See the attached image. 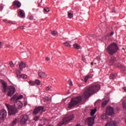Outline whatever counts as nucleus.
Here are the masks:
<instances>
[{
	"label": "nucleus",
	"instance_id": "51",
	"mask_svg": "<svg viewBox=\"0 0 126 126\" xmlns=\"http://www.w3.org/2000/svg\"><path fill=\"white\" fill-rule=\"evenodd\" d=\"M75 126H81L80 124H77Z\"/></svg>",
	"mask_w": 126,
	"mask_h": 126
},
{
	"label": "nucleus",
	"instance_id": "15",
	"mask_svg": "<svg viewBox=\"0 0 126 126\" xmlns=\"http://www.w3.org/2000/svg\"><path fill=\"white\" fill-rule=\"evenodd\" d=\"M20 71H17V77L18 78H23V79H26L27 78V75L25 74H22L21 76H20Z\"/></svg>",
	"mask_w": 126,
	"mask_h": 126
},
{
	"label": "nucleus",
	"instance_id": "12",
	"mask_svg": "<svg viewBox=\"0 0 126 126\" xmlns=\"http://www.w3.org/2000/svg\"><path fill=\"white\" fill-rule=\"evenodd\" d=\"M7 116V112L5 109H2L0 111V120H4Z\"/></svg>",
	"mask_w": 126,
	"mask_h": 126
},
{
	"label": "nucleus",
	"instance_id": "55",
	"mask_svg": "<svg viewBox=\"0 0 126 126\" xmlns=\"http://www.w3.org/2000/svg\"><path fill=\"white\" fill-rule=\"evenodd\" d=\"M95 103H98V101H96L95 102Z\"/></svg>",
	"mask_w": 126,
	"mask_h": 126
},
{
	"label": "nucleus",
	"instance_id": "24",
	"mask_svg": "<svg viewBox=\"0 0 126 126\" xmlns=\"http://www.w3.org/2000/svg\"><path fill=\"white\" fill-rule=\"evenodd\" d=\"M96 112H97V109L96 108L92 110L91 112V116H92V117H93V116H94L95 114H96Z\"/></svg>",
	"mask_w": 126,
	"mask_h": 126
},
{
	"label": "nucleus",
	"instance_id": "32",
	"mask_svg": "<svg viewBox=\"0 0 126 126\" xmlns=\"http://www.w3.org/2000/svg\"><path fill=\"white\" fill-rule=\"evenodd\" d=\"M34 83H35V84H36L37 85H40V84H41V82L39 80H36L34 81Z\"/></svg>",
	"mask_w": 126,
	"mask_h": 126
},
{
	"label": "nucleus",
	"instance_id": "16",
	"mask_svg": "<svg viewBox=\"0 0 126 126\" xmlns=\"http://www.w3.org/2000/svg\"><path fill=\"white\" fill-rule=\"evenodd\" d=\"M19 67H20V70L22 71L23 70V68H25L26 67V63L21 62V63H19Z\"/></svg>",
	"mask_w": 126,
	"mask_h": 126
},
{
	"label": "nucleus",
	"instance_id": "19",
	"mask_svg": "<svg viewBox=\"0 0 126 126\" xmlns=\"http://www.w3.org/2000/svg\"><path fill=\"white\" fill-rule=\"evenodd\" d=\"M105 126H118L117 123L114 121H111L109 123L106 124Z\"/></svg>",
	"mask_w": 126,
	"mask_h": 126
},
{
	"label": "nucleus",
	"instance_id": "41",
	"mask_svg": "<svg viewBox=\"0 0 126 126\" xmlns=\"http://www.w3.org/2000/svg\"><path fill=\"white\" fill-rule=\"evenodd\" d=\"M22 98H23V95H20L18 97V100H20V99H22Z\"/></svg>",
	"mask_w": 126,
	"mask_h": 126
},
{
	"label": "nucleus",
	"instance_id": "4",
	"mask_svg": "<svg viewBox=\"0 0 126 126\" xmlns=\"http://www.w3.org/2000/svg\"><path fill=\"white\" fill-rule=\"evenodd\" d=\"M81 100H82V97L81 96H77L72 98L68 104V108H71L72 107L75 106V105H77L78 103L81 102Z\"/></svg>",
	"mask_w": 126,
	"mask_h": 126
},
{
	"label": "nucleus",
	"instance_id": "3",
	"mask_svg": "<svg viewBox=\"0 0 126 126\" xmlns=\"http://www.w3.org/2000/svg\"><path fill=\"white\" fill-rule=\"evenodd\" d=\"M73 115H66L63 119L62 121L60 122L57 126H62L63 125H66L67 123L71 122L73 120Z\"/></svg>",
	"mask_w": 126,
	"mask_h": 126
},
{
	"label": "nucleus",
	"instance_id": "14",
	"mask_svg": "<svg viewBox=\"0 0 126 126\" xmlns=\"http://www.w3.org/2000/svg\"><path fill=\"white\" fill-rule=\"evenodd\" d=\"M109 101H110V99L109 98H104L102 99V102L101 103L102 108H105L106 105L109 103Z\"/></svg>",
	"mask_w": 126,
	"mask_h": 126
},
{
	"label": "nucleus",
	"instance_id": "25",
	"mask_svg": "<svg viewBox=\"0 0 126 126\" xmlns=\"http://www.w3.org/2000/svg\"><path fill=\"white\" fill-rule=\"evenodd\" d=\"M3 22H5V23H9V24H15V23L14 22H12L11 21H8L7 20H3Z\"/></svg>",
	"mask_w": 126,
	"mask_h": 126
},
{
	"label": "nucleus",
	"instance_id": "33",
	"mask_svg": "<svg viewBox=\"0 0 126 126\" xmlns=\"http://www.w3.org/2000/svg\"><path fill=\"white\" fill-rule=\"evenodd\" d=\"M29 83L30 84V85H31V86H34V85H35V82H34L32 81H30Z\"/></svg>",
	"mask_w": 126,
	"mask_h": 126
},
{
	"label": "nucleus",
	"instance_id": "2",
	"mask_svg": "<svg viewBox=\"0 0 126 126\" xmlns=\"http://www.w3.org/2000/svg\"><path fill=\"white\" fill-rule=\"evenodd\" d=\"M107 53L110 56H114L119 51V46L116 43L110 44L106 48Z\"/></svg>",
	"mask_w": 126,
	"mask_h": 126
},
{
	"label": "nucleus",
	"instance_id": "26",
	"mask_svg": "<svg viewBox=\"0 0 126 126\" xmlns=\"http://www.w3.org/2000/svg\"><path fill=\"white\" fill-rule=\"evenodd\" d=\"M18 101L17 96L16 95H13V96L11 98V101Z\"/></svg>",
	"mask_w": 126,
	"mask_h": 126
},
{
	"label": "nucleus",
	"instance_id": "10",
	"mask_svg": "<svg viewBox=\"0 0 126 126\" xmlns=\"http://www.w3.org/2000/svg\"><path fill=\"white\" fill-rule=\"evenodd\" d=\"M28 116L27 115H22L20 117V124L22 126H23L27 123V121H28Z\"/></svg>",
	"mask_w": 126,
	"mask_h": 126
},
{
	"label": "nucleus",
	"instance_id": "48",
	"mask_svg": "<svg viewBox=\"0 0 126 126\" xmlns=\"http://www.w3.org/2000/svg\"><path fill=\"white\" fill-rule=\"evenodd\" d=\"M105 40H106V37L102 38V41H105Z\"/></svg>",
	"mask_w": 126,
	"mask_h": 126
},
{
	"label": "nucleus",
	"instance_id": "53",
	"mask_svg": "<svg viewBox=\"0 0 126 126\" xmlns=\"http://www.w3.org/2000/svg\"><path fill=\"white\" fill-rule=\"evenodd\" d=\"M38 126H43L42 125H41V124H39V125H38Z\"/></svg>",
	"mask_w": 126,
	"mask_h": 126
},
{
	"label": "nucleus",
	"instance_id": "43",
	"mask_svg": "<svg viewBox=\"0 0 126 126\" xmlns=\"http://www.w3.org/2000/svg\"><path fill=\"white\" fill-rule=\"evenodd\" d=\"M20 29H22L23 30H24V29H25V28H26V27H25V26L20 27Z\"/></svg>",
	"mask_w": 126,
	"mask_h": 126
},
{
	"label": "nucleus",
	"instance_id": "5",
	"mask_svg": "<svg viewBox=\"0 0 126 126\" xmlns=\"http://www.w3.org/2000/svg\"><path fill=\"white\" fill-rule=\"evenodd\" d=\"M6 107L8 109V114L10 116L11 115H15L18 113V110H17V108L13 105H10L9 104H5Z\"/></svg>",
	"mask_w": 126,
	"mask_h": 126
},
{
	"label": "nucleus",
	"instance_id": "31",
	"mask_svg": "<svg viewBox=\"0 0 126 126\" xmlns=\"http://www.w3.org/2000/svg\"><path fill=\"white\" fill-rule=\"evenodd\" d=\"M116 77V74H111L110 75V79H114L115 78V77Z\"/></svg>",
	"mask_w": 126,
	"mask_h": 126
},
{
	"label": "nucleus",
	"instance_id": "30",
	"mask_svg": "<svg viewBox=\"0 0 126 126\" xmlns=\"http://www.w3.org/2000/svg\"><path fill=\"white\" fill-rule=\"evenodd\" d=\"M68 17L69 18H72V17H73V14H72L70 12H68Z\"/></svg>",
	"mask_w": 126,
	"mask_h": 126
},
{
	"label": "nucleus",
	"instance_id": "37",
	"mask_svg": "<svg viewBox=\"0 0 126 126\" xmlns=\"http://www.w3.org/2000/svg\"><path fill=\"white\" fill-rule=\"evenodd\" d=\"M17 124V120H15L12 122V126H16Z\"/></svg>",
	"mask_w": 126,
	"mask_h": 126
},
{
	"label": "nucleus",
	"instance_id": "7",
	"mask_svg": "<svg viewBox=\"0 0 126 126\" xmlns=\"http://www.w3.org/2000/svg\"><path fill=\"white\" fill-rule=\"evenodd\" d=\"M45 111L46 110H45V107L44 106H38L34 109L33 114V115H37V114L42 115Z\"/></svg>",
	"mask_w": 126,
	"mask_h": 126
},
{
	"label": "nucleus",
	"instance_id": "40",
	"mask_svg": "<svg viewBox=\"0 0 126 126\" xmlns=\"http://www.w3.org/2000/svg\"><path fill=\"white\" fill-rule=\"evenodd\" d=\"M10 64L12 67H13L14 66V63H13V62H12V61H11L10 62Z\"/></svg>",
	"mask_w": 126,
	"mask_h": 126
},
{
	"label": "nucleus",
	"instance_id": "13",
	"mask_svg": "<svg viewBox=\"0 0 126 126\" xmlns=\"http://www.w3.org/2000/svg\"><path fill=\"white\" fill-rule=\"evenodd\" d=\"M15 107L16 108H18V109H21L22 107L23 106V103L22 102L19 101V100H16V102L14 103Z\"/></svg>",
	"mask_w": 126,
	"mask_h": 126
},
{
	"label": "nucleus",
	"instance_id": "49",
	"mask_svg": "<svg viewBox=\"0 0 126 126\" xmlns=\"http://www.w3.org/2000/svg\"><path fill=\"white\" fill-rule=\"evenodd\" d=\"M123 89H124V91L125 92H126V87H124Z\"/></svg>",
	"mask_w": 126,
	"mask_h": 126
},
{
	"label": "nucleus",
	"instance_id": "44",
	"mask_svg": "<svg viewBox=\"0 0 126 126\" xmlns=\"http://www.w3.org/2000/svg\"><path fill=\"white\" fill-rule=\"evenodd\" d=\"M45 60H46V61H47V62H49V61H50V59L49 57H46Z\"/></svg>",
	"mask_w": 126,
	"mask_h": 126
},
{
	"label": "nucleus",
	"instance_id": "29",
	"mask_svg": "<svg viewBox=\"0 0 126 126\" xmlns=\"http://www.w3.org/2000/svg\"><path fill=\"white\" fill-rule=\"evenodd\" d=\"M50 10V8L49 7H45L44 8V12H47V13L49 12Z\"/></svg>",
	"mask_w": 126,
	"mask_h": 126
},
{
	"label": "nucleus",
	"instance_id": "1",
	"mask_svg": "<svg viewBox=\"0 0 126 126\" xmlns=\"http://www.w3.org/2000/svg\"><path fill=\"white\" fill-rule=\"evenodd\" d=\"M101 89V85L99 84H93L88 87L85 90L83 96L85 98H89L91 95H93L95 93L99 92Z\"/></svg>",
	"mask_w": 126,
	"mask_h": 126
},
{
	"label": "nucleus",
	"instance_id": "46",
	"mask_svg": "<svg viewBox=\"0 0 126 126\" xmlns=\"http://www.w3.org/2000/svg\"><path fill=\"white\" fill-rule=\"evenodd\" d=\"M114 35V32H111L110 34V36H113Z\"/></svg>",
	"mask_w": 126,
	"mask_h": 126
},
{
	"label": "nucleus",
	"instance_id": "21",
	"mask_svg": "<svg viewBox=\"0 0 126 126\" xmlns=\"http://www.w3.org/2000/svg\"><path fill=\"white\" fill-rule=\"evenodd\" d=\"M20 16L21 17V18H23L25 16V13L24 12V11L23 10H20Z\"/></svg>",
	"mask_w": 126,
	"mask_h": 126
},
{
	"label": "nucleus",
	"instance_id": "39",
	"mask_svg": "<svg viewBox=\"0 0 126 126\" xmlns=\"http://www.w3.org/2000/svg\"><path fill=\"white\" fill-rule=\"evenodd\" d=\"M39 118H40V117H39V116H36V117H35L34 118V120L35 122H37V121H39Z\"/></svg>",
	"mask_w": 126,
	"mask_h": 126
},
{
	"label": "nucleus",
	"instance_id": "6",
	"mask_svg": "<svg viewBox=\"0 0 126 126\" xmlns=\"http://www.w3.org/2000/svg\"><path fill=\"white\" fill-rule=\"evenodd\" d=\"M110 63L111 65H114L116 67H119V68H123V65L120 63H119L117 61V58L116 57L112 56L111 58L110 61Z\"/></svg>",
	"mask_w": 126,
	"mask_h": 126
},
{
	"label": "nucleus",
	"instance_id": "17",
	"mask_svg": "<svg viewBox=\"0 0 126 126\" xmlns=\"http://www.w3.org/2000/svg\"><path fill=\"white\" fill-rule=\"evenodd\" d=\"M12 6H17V7H20V6H21V3L18 0H15L12 5Z\"/></svg>",
	"mask_w": 126,
	"mask_h": 126
},
{
	"label": "nucleus",
	"instance_id": "27",
	"mask_svg": "<svg viewBox=\"0 0 126 126\" xmlns=\"http://www.w3.org/2000/svg\"><path fill=\"white\" fill-rule=\"evenodd\" d=\"M43 101L44 102V103H48L49 102V97L48 96H45L43 98Z\"/></svg>",
	"mask_w": 126,
	"mask_h": 126
},
{
	"label": "nucleus",
	"instance_id": "50",
	"mask_svg": "<svg viewBox=\"0 0 126 126\" xmlns=\"http://www.w3.org/2000/svg\"><path fill=\"white\" fill-rule=\"evenodd\" d=\"M70 85H71V86H72L73 84H72V82H71L70 83Z\"/></svg>",
	"mask_w": 126,
	"mask_h": 126
},
{
	"label": "nucleus",
	"instance_id": "42",
	"mask_svg": "<svg viewBox=\"0 0 126 126\" xmlns=\"http://www.w3.org/2000/svg\"><path fill=\"white\" fill-rule=\"evenodd\" d=\"M82 61L84 62V63H86V59H85V57H82Z\"/></svg>",
	"mask_w": 126,
	"mask_h": 126
},
{
	"label": "nucleus",
	"instance_id": "36",
	"mask_svg": "<svg viewBox=\"0 0 126 126\" xmlns=\"http://www.w3.org/2000/svg\"><path fill=\"white\" fill-rule=\"evenodd\" d=\"M86 76L88 77V78L89 79H90L92 78V77H93V74H90Z\"/></svg>",
	"mask_w": 126,
	"mask_h": 126
},
{
	"label": "nucleus",
	"instance_id": "20",
	"mask_svg": "<svg viewBox=\"0 0 126 126\" xmlns=\"http://www.w3.org/2000/svg\"><path fill=\"white\" fill-rule=\"evenodd\" d=\"M2 85L3 86V88L5 91H6V89L7 88V83L5 82L4 81H2Z\"/></svg>",
	"mask_w": 126,
	"mask_h": 126
},
{
	"label": "nucleus",
	"instance_id": "9",
	"mask_svg": "<svg viewBox=\"0 0 126 126\" xmlns=\"http://www.w3.org/2000/svg\"><path fill=\"white\" fill-rule=\"evenodd\" d=\"M16 92V89L13 86H10L9 87V91L7 93V96L11 97Z\"/></svg>",
	"mask_w": 126,
	"mask_h": 126
},
{
	"label": "nucleus",
	"instance_id": "28",
	"mask_svg": "<svg viewBox=\"0 0 126 126\" xmlns=\"http://www.w3.org/2000/svg\"><path fill=\"white\" fill-rule=\"evenodd\" d=\"M73 47L75 48V49H77V50H79L80 49V46H79L77 43L74 44Z\"/></svg>",
	"mask_w": 126,
	"mask_h": 126
},
{
	"label": "nucleus",
	"instance_id": "34",
	"mask_svg": "<svg viewBox=\"0 0 126 126\" xmlns=\"http://www.w3.org/2000/svg\"><path fill=\"white\" fill-rule=\"evenodd\" d=\"M46 91H50V90L52 91V87L51 86H47L46 88Z\"/></svg>",
	"mask_w": 126,
	"mask_h": 126
},
{
	"label": "nucleus",
	"instance_id": "52",
	"mask_svg": "<svg viewBox=\"0 0 126 126\" xmlns=\"http://www.w3.org/2000/svg\"><path fill=\"white\" fill-rule=\"evenodd\" d=\"M91 64H92V65H93V64H94V63H93V62L92 63H91Z\"/></svg>",
	"mask_w": 126,
	"mask_h": 126
},
{
	"label": "nucleus",
	"instance_id": "38",
	"mask_svg": "<svg viewBox=\"0 0 126 126\" xmlns=\"http://www.w3.org/2000/svg\"><path fill=\"white\" fill-rule=\"evenodd\" d=\"M88 79H89L87 76L85 77L84 81H85V83H87V81H88Z\"/></svg>",
	"mask_w": 126,
	"mask_h": 126
},
{
	"label": "nucleus",
	"instance_id": "56",
	"mask_svg": "<svg viewBox=\"0 0 126 126\" xmlns=\"http://www.w3.org/2000/svg\"><path fill=\"white\" fill-rule=\"evenodd\" d=\"M82 80H83V79H82Z\"/></svg>",
	"mask_w": 126,
	"mask_h": 126
},
{
	"label": "nucleus",
	"instance_id": "54",
	"mask_svg": "<svg viewBox=\"0 0 126 126\" xmlns=\"http://www.w3.org/2000/svg\"><path fill=\"white\" fill-rule=\"evenodd\" d=\"M90 71H93V69H91Z\"/></svg>",
	"mask_w": 126,
	"mask_h": 126
},
{
	"label": "nucleus",
	"instance_id": "11",
	"mask_svg": "<svg viewBox=\"0 0 126 126\" xmlns=\"http://www.w3.org/2000/svg\"><path fill=\"white\" fill-rule=\"evenodd\" d=\"M106 114H107L108 116H113V115H115L114 108L111 106H108L106 108Z\"/></svg>",
	"mask_w": 126,
	"mask_h": 126
},
{
	"label": "nucleus",
	"instance_id": "8",
	"mask_svg": "<svg viewBox=\"0 0 126 126\" xmlns=\"http://www.w3.org/2000/svg\"><path fill=\"white\" fill-rule=\"evenodd\" d=\"M85 122L89 126H93V125L95 123V118L93 117H89L86 119Z\"/></svg>",
	"mask_w": 126,
	"mask_h": 126
},
{
	"label": "nucleus",
	"instance_id": "18",
	"mask_svg": "<svg viewBox=\"0 0 126 126\" xmlns=\"http://www.w3.org/2000/svg\"><path fill=\"white\" fill-rule=\"evenodd\" d=\"M38 76L40 78H45L47 77V74L44 72H39Z\"/></svg>",
	"mask_w": 126,
	"mask_h": 126
},
{
	"label": "nucleus",
	"instance_id": "35",
	"mask_svg": "<svg viewBox=\"0 0 126 126\" xmlns=\"http://www.w3.org/2000/svg\"><path fill=\"white\" fill-rule=\"evenodd\" d=\"M51 33L53 36H56V35H58V32L56 31H52Z\"/></svg>",
	"mask_w": 126,
	"mask_h": 126
},
{
	"label": "nucleus",
	"instance_id": "23",
	"mask_svg": "<svg viewBox=\"0 0 126 126\" xmlns=\"http://www.w3.org/2000/svg\"><path fill=\"white\" fill-rule=\"evenodd\" d=\"M108 115L107 113H104L101 116V119L102 120H107V119L108 118V116L107 115Z\"/></svg>",
	"mask_w": 126,
	"mask_h": 126
},
{
	"label": "nucleus",
	"instance_id": "22",
	"mask_svg": "<svg viewBox=\"0 0 126 126\" xmlns=\"http://www.w3.org/2000/svg\"><path fill=\"white\" fill-rule=\"evenodd\" d=\"M63 45L65 46V47H68L70 48L71 47V45H70V41H66L64 42Z\"/></svg>",
	"mask_w": 126,
	"mask_h": 126
},
{
	"label": "nucleus",
	"instance_id": "47",
	"mask_svg": "<svg viewBox=\"0 0 126 126\" xmlns=\"http://www.w3.org/2000/svg\"><path fill=\"white\" fill-rule=\"evenodd\" d=\"M2 47V42H0V49Z\"/></svg>",
	"mask_w": 126,
	"mask_h": 126
},
{
	"label": "nucleus",
	"instance_id": "45",
	"mask_svg": "<svg viewBox=\"0 0 126 126\" xmlns=\"http://www.w3.org/2000/svg\"><path fill=\"white\" fill-rule=\"evenodd\" d=\"M2 9H3V6H0V11H1Z\"/></svg>",
	"mask_w": 126,
	"mask_h": 126
}]
</instances>
